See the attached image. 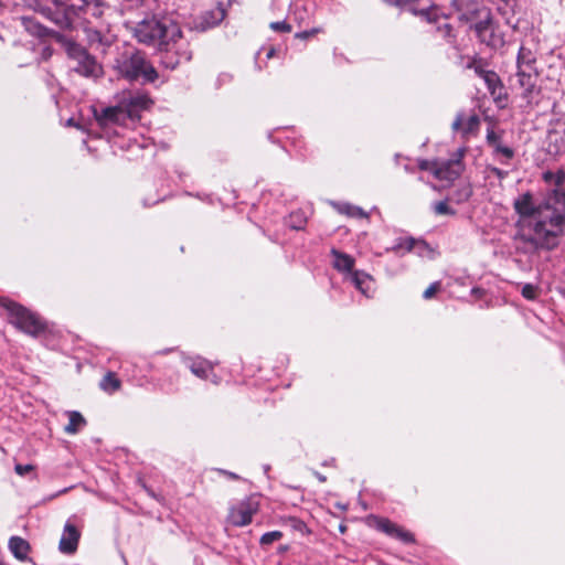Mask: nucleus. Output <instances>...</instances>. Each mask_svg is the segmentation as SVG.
<instances>
[{
	"instance_id": "2eb2a0df",
	"label": "nucleus",
	"mask_w": 565,
	"mask_h": 565,
	"mask_svg": "<svg viewBox=\"0 0 565 565\" xmlns=\"http://www.w3.org/2000/svg\"><path fill=\"white\" fill-rule=\"evenodd\" d=\"M86 33H87V39L89 41V44L92 46H96V49L108 47L115 41V36L113 34H110V33L104 34L100 30H97L94 28L86 29Z\"/></svg>"
},
{
	"instance_id": "423d86ee",
	"label": "nucleus",
	"mask_w": 565,
	"mask_h": 565,
	"mask_svg": "<svg viewBox=\"0 0 565 565\" xmlns=\"http://www.w3.org/2000/svg\"><path fill=\"white\" fill-rule=\"evenodd\" d=\"M94 1L95 0H52L57 7L56 11L53 12L51 9L46 8L42 10V13L61 29H67L72 25L73 19L78 14V11L85 7V4H90Z\"/></svg>"
},
{
	"instance_id": "f704fd0d",
	"label": "nucleus",
	"mask_w": 565,
	"mask_h": 565,
	"mask_svg": "<svg viewBox=\"0 0 565 565\" xmlns=\"http://www.w3.org/2000/svg\"><path fill=\"white\" fill-rule=\"evenodd\" d=\"M472 195V189L470 185H463L456 193V201L458 203L466 202Z\"/></svg>"
},
{
	"instance_id": "6ab92c4d",
	"label": "nucleus",
	"mask_w": 565,
	"mask_h": 565,
	"mask_svg": "<svg viewBox=\"0 0 565 565\" xmlns=\"http://www.w3.org/2000/svg\"><path fill=\"white\" fill-rule=\"evenodd\" d=\"M170 47L173 54L182 62H189L192 57V52L189 50V45L185 41L182 40V32L180 31V38H175V43L173 40L169 39Z\"/></svg>"
},
{
	"instance_id": "7c9ffc66",
	"label": "nucleus",
	"mask_w": 565,
	"mask_h": 565,
	"mask_svg": "<svg viewBox=\"0 0 565 565\" xmlns=\"http://www.w3.org/2000/svg\"><path fill=\"white\" fill-rule=\"evenodd\" d=\"M413 250H415L416 254L420 257L433 258V256H434V250L424 241H416V246Z\"/></svg>"
},
{
	"instance_id": "f3484780",
	"label": "nucleus",
	"mask_w": 565,
	"mask_h": 565,
	"mask_svg": "<svg viewBox=\"0 0 565 565\" xmlns=\"http://www.w3.org/2000/svg\"><path fill=\"white\" fill-rule=\"evenodd\" d=\"M479 125V119L476 116H471L466 118L463 115L458 114L456 119L452 122V130L459 131L463 136L472 132L477 129Z\"/></svg>"
},
{
	"instance_id": "7ed1b4c3",
	"label": "nucleus",
	"mask_w": 565,
	"mask_h": 565,
	"mask_svg": "<svg viewBox=\"0 0 565 565\" xmlns=\"http://www.w3.org/2000/svg\"><path fill=\"white\" fill-rule=\"evenodd\" d=\"M135 36L141 43L162 47L180 38V26L169 19L157 20L149 18L140 21L135 28Z\"/></svg>"
},
{
	"instance_id": "3c124183",
	"label": "nucleus",
	"mask_w": 565,
	"mask_h": 565,
	"mask_svg": "<svg viewBox=\"0 0 565 565\" xmlns=\"http://www.w3.org/2000/svg\"><path fill=\"white\" fill-rule=\"evenodd\" d=\"M315 475H316V477L319 479V481H321V482H324V481H326V477H324V476H322V475H320V473H318V472H316Z\"/></svg>"
},
{
	"instance_id": "c9c22d12",
	"label": "nucleus",
	"mask_w": 565,
	"mask_h": 565,
	"mask_svg": "<svg viewBox=\"0 0 565 565\" xmlns=\"http://www.w3.org/2000/svg\"><path fill=\"white\" fill-rule=\"evenodd\" d=\"M522 296L529 300H534L537 297V287L532 284H525L522 287Z\"/></svg>"
},
{
	"instance_id": "49530a36",
	"label": "nucleus",
	"mask_w": 565,
	"mask_h": 565,
	"mask_svg": "<svg viewBox=\"0 0 565 565\" xmlns=\"http://www.w3.org/2000/svg\"><path fill=\"white\" fill-rule=\"evenodd\" d=\"M487 139L489 145H491L493 148H495V143H501L499 137L493 130L488 132Z\"/></svg>"
},
{
	"instance_id": "4c0bfd02",
	"label": "nucleus",
	"mask_w": 565,
	"mask_h": 565,
	"mask_svg": "<svg viewBox=\"0 0 565 565\" xmlns=\"http://www.w3.org/2000/svg\"><path fill=\"white\" fill-rule=\"evenodd\" d=\"M270 29L275 32H290L291 26L286 21H277L270 23Z\"/></svg>"
},
{
	"instance_id": "6e6552de",
	"label": "nucleus",
	"mask_w": 565,
	"mask_h": 565,
	"mask_svg": "<svg viewBox=\"0 0 565 565\" xmlns=\"http://www.w3.org/2000/svg\"><path fill=\"white\" fill-rule=\"evenodd\" d=\"M259 501L256 497H249L233 505L228 513V521L234 526L248 525L253 516L258 512Z\"/></svg>"
},
{
	"instance_id": "2f4dec72",
	"label": "nucleus",
	"mask_w": 565,
	"mask_h": 565,
	"mask_svg": "<svg viewBox=\"0 0 565 565\" xmlns=\"http://www.w3.org/2000/svg\"><path fill=\"white\" fill-rule=\"evenodd\" d=\"M84 10L86 13L90 14L95 18H100L103 14V9L99 0H95L90 4H85L79 11Z\"/></svg>"
},
{
	"instance_id": "aec40b11",
	"label": "nucleus",
	"mask_w": 565,
	"mask_h": 565,
	"mask_svg": "<svg viewBox=\"0 0 565 565\" xmlns=\"http://www.w3.org/2000/svg\"><path fill=\"white\" fill-rule=\"evenodd\" d=\"M9 548L18 559L24 561L28 557L30 545L25 540L13 536L9 541Z\"/></svg>"
},
{
	"instance_id": "c03bdc74",
	"label": "nucleus",
	"mask_w": 565,
	"mask_h": 565,
	"mask_svg": "<svg viewBox=\"0 0 565 565\" xmlns=\"http://www.w3.org/2000/svg\"><path fill=\"white\" fill-rule=\"evenodd\" d=\"M488 171L494 177H497L499 180H503L508 177V171L501 170L497 167H489Z\"/></svg>"
},
{
	"instance_id": "9b49d317",
	"label": "nucleus",
	"mask_w": 565,
	"mask_h": 565,
	"mask_svg": "<svg viewBox=\"0 0 565 565\" xmlns=\"http://www.w3.org/2000/svg\"><path fill=\"white\" fill-rule=\"evenodd\" d=\"M184 363L190 369L192 374H194L199 379L211 381L214 384L220 383L221 379L216 374H214V372H213L214 366L210 361H207L201 356H195V358H185Z\"/></svg>"
},
{
	"instance_id": "1a4fd4ad",
	"label": "nucleus",
	"mask_w": 565,
	"mask_h": 565,
	"mask_svg": "<svg viewBox=\"0 0 565 565\" xmlns=\"http://www.w3.org/2000/svg\"><path fill=\"white\" fill-rule=\"evenodd\" d=\"M465 149H458L454 158L449 160H437L434 177L439 181L452 182L463 171L462 157Z\"/></svg>"
},
{
	"instance_id": "a878e982",
	"label": "nucleus",
	"mask_w": 565,
	"mask_h": 565,
	"mask_svg": "<svg viewBox=\"0 0 565 565\" xmlns=\"http://www.w3.org/2000/svg\"><path fill=\"white\" fill-rule=\"evenodd\" d=\"M334 206L341 214L358 218L367 217V214L359 206L351 205L349 203H338Z\"/></svg>"
},
{
	"instance_id": "cd10ccee",
	"label": "nucleus",
	"mask_w": 565,
	"mask_h": 565,
	"mask_svg": "<svg viewBox=\"0 0 565 565\" xmlns=\"http://www.w3.org/2000/svg\"><path fill=\"white\" fill-rule=\"evenodd\" d=\"M518 81L520 86L524 89L526 94H531L535 86L537 81V75H531L526 73H516Z\"/></svg>"
},
{
	"instance_id": "a19ab883",
	"label": "nucleus",
	"mask_w": 565,
	"mask_h": 565,
	"mask_svg": "<svg viewBox=\"0 0 565 565\" xmlns=\"http://www.w3.org/2000/svg\"><path fill=\"white\" fill-rule=\"evenodd\" d=\"M452 7L458 11L462 13V18L468 20L469 18L466 15L465 9L467 4V0H451Z\"/></svg>"
},
{
	"instance_id": "412c9836",
	"label": "nucleus",
	"mask_w": 565,
	"mask_h": 565,
	"mask_svg": "<svg viewBox=\"0 0 565 565\" xmlns=\"http://www.w3.org/2000/svg\"><path fill=\"white\" fill-rule=\"evenodd\" d=\"M413 0H394V4L401 7V8H406L408 9L409 11H412L414 14H420L423 17H425V19L428 21V22H437L438 20V17H437V9L436 8H429V9H422L420 11H417L416 9H414L413 7H411V2Z\"/></svg>"
},
{
	"instance_id": "39448f33",
	"label": "nucleus",
	"mask_w": 565,
	"mask_h": 565,
	"mask_svg": "<svg viewBox=\"0 0 565 565\" xmlns=\"http://www.w3.org/2000/svg\"><path fill=\"white\" fill-rule=\"evenodd\" d=\"M0 306L7 310L9 322L20 331L32 337H36L44 331L45 324L42 319L22 305L7 297H1Z\"/></svg>"
},
{
	"instance_id": "bb28decb",
	"label": "nucleus",
	"mask_w": 565,
	"mask_h": 565,
	"mask_svg": "<svg viewBox=\"0 0 565 565\" xmlns=\"http://www.w3.org/2000/svg\"><path fill=\"white\" fill-rule=\"evenodd\" d=\"M100 388L109 394L116 392L120 387V381L111 372L107 373L99 384Z\"/></svg>"
},
{
	"instance_id": "58836bf2",
	"label": "nucleus",
	"mask_w": 565,
	"mask_h": 565,
	"mask_svg": "<svg viewBox=\"0 0 565 565\" xmlns=\"http://www.w3.org/2000/svg\"><path fill=\"white\" fill-rule=\"evenodd\" d=\"M436 164H437V160H435V161L419 160L418 161L419 169L424 170V171H429V172H431L433 175H434V170L436 168Z\"/></svg>"
},
{
	"instance_id": "8fccbe9b",
	"label": "nucleus",
	"mask_w": 565,
	"mask_h": 565,
	"mask_svg": "<svg viewBox=\"0 0 565 565\" xmlns=\"http://www.w3.org/2000/svg\"><path fill=\"white\" fill-rule=\"evenodd\" d=\"M494 78H495V74L494 73H489V74L486 75V81L489 84V86L494 81Z\"/></svg>"
},
{
	"instance_id": "37998d69",
	"label": "nucleus",
	"mask_w": 565,
	"mask_h": 565,
	"mask_svg": "<svg viewBox=\"0 0 565 565\" xmlns=\"http://www.w3.org/2000/svg\"><path fill=\"white\" fill-rule=\"evenodd\" d=\"M526 73L531 75H537L534 64H524L518 66V73Z\"/></svg>"
},
{
	"instance_id": "72a5a7b5",
	"label": "nucleus",
	"mask_w": 565,
	"mask_h": 565,
	"mask_svg": "<svg viewBox=\"0 0 565 565\" xmlns=\"http://www.w3.org/2000/svg\"><path fill=\"white\" fill-rule=\"evenodd\" d=\"M433 210L437 215H451L455 211L448 205L446 201H439L433 204Z\"/></svg>"
},
{
	"instance_id": "f8f14e48",
	"label": "nucleus",
	"mask_w": 565,
	"mask_h": 565,
	"mask_svg": "<svg viewBox=\"0 0 565 565\" xmlns=\"http://www.w3.org/2000/svg\"><path fill=\"white\" fill-rule=\"evenodd\" d=\"M375 526L379 531L403 542L404 544H411L415 541L414 535L411 532L390 521L388 519L376 520Z\"/></svg>"
},
{
	"instance_id": "ddd939ff",
	"label": "nucleus",
	"mask_w": 565,
	"mask_h": 565,
	"mask_svg": "<svg viewBox=\"0 0 565 565\" xmlns=\"http://www.w3.org/2000/svg\"><path fill=\"white\" fill-rule=\"evenodd\" d=\"M79 536L78 530L73 524L66 523L58 544L60 551L64 554H73L77 550Z\"/></svg>"
},
{
	"instance_id": "b1692460",
	"label": "nucleus",
	"mask_w": 565,
	"mask_h": 565,
	"mask_svg": "<svg viewBox=\"0 0 565 565\" xmlns=\"http://www.w3.org/2000/svg\"><path fill=\"white\" fill-rule=\"evenodd\" d=\"M416 246V239L414 238H398L392 247H387L386 252H393L398 256L404 255V253L412 252Z\"/></svg>"
},
{
	"instance_id": "393cba45",
	"label": "nucleus",
	"mask_w": 565,
	"mask_h": 565,
	"mask_svg": "<svg viewBox=\"0 0 565 565\" xmlns=\"http://www.w3.org/2000/svg\"><path fill=\"white\" fill-rule=\"evenodd\" d=\"M159 49L162 52L161 64L166 68L174 70L181 63V61L173 54L170 44L163 45Z\"/></svg>"
},
{
	"instance_id": "a18cd8bd",
	"label": "nucleus",
	"mask_w": 565,
	"mask_h": 565,
	"mask_svg": "<svg viewBox=\"0 0 565 565\" xmlns=\"http://www.w3.org/2000/svg\"><path fill=\"white\" fill-rule=\"evenodd\" d=\"M33 470V467L31 465H21V463H18L15 465L14 467V471L19 475V476H25L26 473H29L30 471Z\"/></svg>"
},
{
	"instance_id": "0eeeda50",
	"label": "nucleus",
	"mask_w": 565,
	"mask_h": 565,
	"mask_svg": "<svg viewBox=\"0 0 565 565\" xmlns=\"http://www.w3.org/2000/svg\"><path fill=\"white\" fill-rule=\"evenodd\" d=\"M66 52L70 58L76 63L74 71L78 74L93 78H97L102 75L100 65L79 44L73 42L67 43Z\"/></svg>"
},
{
	"instance_id": "c756f323",
	"label": "nucleus",
	"mask_w": 565,
	"mask_h": 565,
	"mask_svg": "<svg viewBox=\"0 0 565 565\" xmlns=\"http://www.w3.org/2000/svg\"><path fill=\"white\" fill-rule=\"evenodd\" d=\"M535 56L533 52L524 46H521L518 54V66L524 64H535Z\"/></svg>"
},
{
	"instance_id": "9d476101",
	"label": "nucleus",
	"mask_w": 565,
	"mask_h": 565,
	"mask_svg": "<svg viewBox=\"0 0 565 565\" xmlns=\"http://www.w3.org/2000/svg\"><path fill=\"white\" fill-rule=\"evenodd\" d=\"M473 30L479 40L491 47L503 44V38L495 34L491 14L487 10H484L482 19L473 25Z\"/></svg>"
},
{
	"instance_id": "5701e85b",
	"label": "nucleus",
	"mask_w": 565,
	"mask_h": 565,
	"mask_svg": "<svg viewBox=\"0 0 565 565\" xmlns=\"http://www.w3.org/2000/svg\"><path fill=\"white\" fill-rule=\"evenodd\" d=\"M21 24L30 34L43 38L47 34V29L32 17H21Z\"/></svg>"
},
{
	"instance_id": "c85d7f7f",
	"label": "nucleus",
	"mask_w": 565,
	"mask_h": 565,
	"mask_svg": "<svg viewBox=\"0 0 565 565\" xmlns=\"http://www.w3.org/2000/svg\"><path fill=\"white\" fill-rule=\"evenodd\" d=\"M307 223V216L302 211H295L290 213L287 225L292 230H302Z\"/></svg>"
},
{
	"instance_id": "ea45409f",
	"label": "nucleus",
	"mask_w": 565,
	"mask_h": 565,
	"mask_svg": "<svg viewBox=\"0 0 565 565\" xmlns=\"http://www.w3.org/2000/svg\"><path fill=\"white\" fill-rule=\"evenodd\" d=\"M440 289V282L435 281L433 282L423 294V297L425 299H430Z\"/></svg>"
},
{
	"instance_id": "f03ea898",
	"label": "nucleus",
	"mask_w": 565,
	"mask_h": 565,
	"mask_svg": "<svg viewBox=\"0 0 565 565\" xmlns=\"http://www.w3.org/2000/svg\"><path fill=\"white\" fill-rule=\"evenodd\" d=\"M151 103L147 95L136 94L124 99L117 106L106 107L100 111L94 110V115L100 127L125 125L127 119H137L139 111L147 109Z\"/></svg>"
},
{
	"instance_id": "603ef678",
	"label": "nucleus",
	"mask_w": 565,
	"mask_h": 565,
	"mask_svg": "<svg viewBox=\"0 0 565 565\" xmlns=\"http://www.w3.org/2000/svg\"><path fill=\"white\" fill-rule=\"evenodd\" d=\"M273 55H274V50H273V49H270V50L267 52V57H268V58H270V57H273Z\"/></svg>"
},
{
	"instance_id": "e433bc0d",
	"label": "nucleus",
	"mask_w": 565,
	"mask_h": 565,
	"mask_svg": "<svg viewBox=\"0 0 565 565\" xmlns=\"http://www.w3.org/2000/svg\"><path fill=\"white\" fill-rule=\"evenodd\" d=\"M494 151L497 154H501L507 160H510L514 156V151L510 147L503 146L501 143H495Z\"/></svg>"
},
{
	"instance_id": "f257e3e1",
	"label": "nucleus",
	"mask_w": 565,
	"mask_h": 565,
	"mask_svg": "<svg viewBox=\"0 0 565 565\" xmlns=\"http://www.w3.org/2000/svg\"><path fill=\"white\" fill-rule=\"evenodd\" d=\"M543 180L548 186H554L543 203L535 204L529 192L513 203L519 214L515 239L530 252L556 247L565 222V172L546 171Z\"/></svg>"
},
{
	"instance_id": "4be33fe9",
	"label": "nucleus",
	"mask_w": 565,
	"mask_h": 565,
	"mask_svg": "<svg viewBox=\"0 0 565 565\" xmlns=\"http://www.w3.org/2000/svg\"><path fill=\"white\" fill-rule=\"evenodd\" d=\"M66 414L68 424L64 428L65 433L70 435L77 434L86 425V419L76 411H70Z\"/></svg>"
},
{
	"instance_id": "de8ad7c7",
	"label": "nucleus",
	"mask_w": 565,
	"mask_h": 565,
	"mask_svg": "<svg viewBox=\"0 0 565 565\" xmlns=\"http://www.w3.org/2000/svg\"><path fill=\"white\" fill-rule=\"evenodd\" d=\"M317 32H318L317 29H312L310 31L300 32V33L297 34V36L300 38V39H308L311 35L316 34Z\"/></svg>"
},
{
	"instance_id": "a211bd4d",
	"label": "nucleus",
	"mask_w": 565,
	"mask_h": 565,
	"mask_svg": "<svg viewBox=\"0 0 565 565\" xmlns=\"http://www.w3.org/2000/svg\"><path fill=\"white\" fill-rule=\"evenodd\" d=\"M331 254L333 256V266L337 270L341 273L350 274L353 273L354 258L349 254L341 253L337 249H332Z\"/></svg>"
},
{
	"instance_id": "09e8293b",
	"label": "nucleus",
	"mask_w": 565,
	"mask_h": 565,
	"mask_svg": "<svg viewBox=\"0 0 565 565\" xmlns=\"http://www.w3.org/2000/svg\"><path fill=\"white\" fill-rule=\"evenodd\" d=\"M220 472L227 476L231 479H234V480H237L239 478L236 473L231 472V471L220 470Z\"/></svg>"
},
{
	"instance_id": "dca6fc26",
	"label": "nucleus",
	"mask_w": 565,
	"mask_h": 565,
	"mask_svg": "<svg viewBox=\"0 0 565 565\" xmlns=\"http://www.w3.org/2000/svg\"><path fill=\"white\" fill-rule=\"evenodd\" d=\"M225 18V10L222 7H216L211 11L205 12L201 17L199 28L204 31L210 28L216 26Z\"/></svg>"
},
{
	"instance_id": "4468645a",
	"label": "nucleus",
	"mask_w": 565,
	"mask_h": 565,
	"mask_svg": "<svg viewBox=\"0 0 565 565\" xmlns=\"http://www.w3.org/2000/svg\"><path fill=\"white\" fill-rule=\"evenodd\" d=\"M352 284L359 289L364 296L371 297L373 289V278L364 271H353L350 275Z\"/></svg>"
},
{
	"instance_id": "473e14b6",
	"label": "nucleus",
	"mask_w": 565,
	"mask_h": 565,
	"mask_svg": "<svg viewBox=\"0 0 565 565\" xmlns=\"http://www.w3.org/2000/svg\"><path fill=\"white\" fill-rule=\"evenodd\" d=\"M282 537V533L280 531H271L262 535L259 543L262 545H270L274 542L279 541Z\"/></svg>"
},
{
	"instance_id": "79ce46f5",
	"label": "nucleus",
	"mask_w": 565,
	"mask_h": 565,
	"mask_svg": "<svg viewBox=\"0 0 565 565\" xmlns=\"http://www.w3.org/2000/svg\"><path fill=\"white\" fill-rule=\"evenodd\" d=\"M437 30L445 39L452 38V26L449 23L444 22L443 24L438 25Z\"/></svg>"
},
{
	"instance_id": "20e7f679",
	"label": "nucleus",
	"mask_w": 565,
	"mask_h": 565,
	"mask_svg": "<svg viewBox=\"0 0 565 565\" xmlns=\"http://www.w3.org/2000/svg\"><path fill=\"white\" fill-rule=\"evenodd\" d=\"M114 67L121 77L128 81L142 79L145 83H153L158 78L156 68L139 51H126L121 53L115 60Z\"/></svg>"
}]
</instances>
